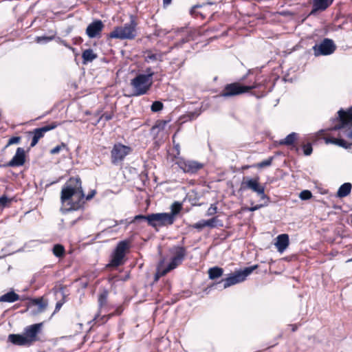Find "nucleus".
<instances>
[{"label": "nucleus", "mask_w": 352, "mask_h": 352, "mask_svg": "<svg viewBox=\"0 0 352 352\" xmlns=\"http://www.w3.org/2000/svg\"><path fill=\"white\" fill-rule=\"evenodd\" d=\"M312 197L311 192L308 190H302L299 195L302 200H308Z\"/></svg>", "instance_id": "58836bf2"}, {"label": "nucleus", "mask_w": 352, "mask_h": 352, "mask_svg": "<svg viewBox=\"0 0 352 352\" xmlns=\"http://www.w3.org/2000/svg\"><path fill=\"white\" fill-rule=\"evenodd\" d=\"M42 325V323H36L27 326L24 329L23 335L29 346L38 340V334L41 330Z\"/></svg>", "instance_id": "ddd939ff"}, {"label": "nucleus", "mask_w": 352, "mask_h": 352, "mask_svg": "<svg viewBox=\"0 0 352 352\" xmlns=\"http://www.w3.org/2000/svg\"><path fill=\"white\" fill-rule=\"evenodd\" d=\"M62 305H63V302H58L56 304L55 312H56V311H59V309H60V307H62Z\"/></svg>", "instance_id": "bf43d9fd"}, {"label": "nucleus", "mask_w": 352, "mask_h": 352, "mask_svg": "<svg viewBox=\"0 0 352 352\" xmlns=\"http://www.w3.org/2000/svg\"><path fill=\"white\" fill-rule=\"evenodd\" d=\"M19 300H28L25 311H28L30 307L37 305L38 307V311L42 312L46 309L47 307V304L43 302V298H21L19 294H16L13 291L7 292L6 294L0 296V302H14Z\"/></svg>", "instance_id": "20e7f679"}, {"label": "nucleus", "mask_w": 352, "mask_h": 352, "mask_svg": "<svg viewBox=\"0 0 352 352\" xmlns=\"http://www.w3.org/2000/svg\"><path fill=\"white\" fill-rule=\"evenodd\" d=\"M54 254L57 257L63 256L65 254V248L60 244H56L52 249Z\"/></svg>", "instance_id": "7c9ffc66"}, {"label": "nucleus", "mask_w": 352, "mask_h": 352, "mask_svg": "<svg viewBox=\"0 0 352 352\" xmlns=\"http://www.w3.org/2000/svg\"><path fill=\"white\" fill-rule=\"evenodd\" d=\"M145 61L147 63L153 62V61H162V56L160 54H154L151 51L147 52L145 56Z\"/></svg>", "instance_id": "cd10ccee"}, {"label": "nucleus", "mask_w": 352, "mask_h": 352, "mask_svg": "<svg viewBox=\"0 0 352 352\" xmlns=\"http://www.w3.org/2000/svg\"><path fill=\"white\" fill-rule=\"evenodd\" d=\"M208 4L212 5V4H214V3H212V2H209V3H208Z\"/></svg>", "instance_id": "338daca9"}, {"label": "nucleus", "mask_w": 352, "mask_h": 352, "mask_svg": "<svg viewBox=\"0 0 352 352\" xmlns=\"http://www.w3.org/2000/svg\"><path fill=\"white\" fill-rule=\"evenodd\" d=\"M297 138V133L293 132L288 135L286 136V138L280 141V144H285V145H292L295 142Z\"/></svg>", "instance_id": "c85d7f7f"}, {"label": "nucleus", "mask_w": 352, "mask_h": 352, "mask_svg": "<svg viewBox=\"0 0 352 352\" xmlns=\"http://www.w3.org/2000/svg\"><path fill=\"white\" fill-rule=\"evenodd\" d=\"M260 84L254 83L250 86L242 85L239 82H233L226 85L221 93L216 96V98H230L236 96L243 93H246L253 89H256L260 87Z\"/></svg>", "instance_id": "39448f33"}, {"label": "nucleus", "mask_w": 352, "mask_h": 352, "mask_svg": "<svg viewBox=\"0 0 352 352\" xmlns=\"http://www.w3.org/2000/svg\"><path fill=\"white\" fill-rule=\"evenodd\" d=\"M143 221H146L148 224L152 227L165 226L172 225L175 221V218L166 212L153 213L147 216L140 214L135 216L131 223Z\"/></svg>", "instance_id": "f03ea898"}, {"label": "nucleus", "mask_w": 352, "mask_h": 352, "mask_svg": "<svg viewBox=\"0 0 352 352\" xmlns=\"http://www.w3.org/2000/svg\"><path fill=\"white\" fill-rule=\"evenodd\" d=\"M241 190L250 189L260 197L261 200L268 201L270 198L265 194V187L259 184V178L244 179L241 186Z\"/></svg>", "instance_id": "1a4fd4ad"}, {"label": "nucleus", "mask_w": 352, "mask_h": 352, "mask_svg": "<svg viewBox=\"0 0 352 352\" xmlns=\"http://www.w3.org/2000/svg\"><path fill=\"white\" fill-rule=\"evenodd\" d=\"M85 197L80 178H70L62 188L60 200L70 206L68 210H77L80 206V200Z\"/></svg>", "instance_id": "f257e3e1"}, {"label": "nucleus", "mask_w": 352, "mask_h": 352, "mask_svg": "<svg viewBox=\"0 0 352 352\" xmlns=\"http://www.w3.org/2000/svg\"><path fill=\"white\" fill-rule=\"evenodd\" d=\"M131 148L122 144H116L111 150V162L114 164L122 162L130 153Z\"/></svg>", "instance_id": "f8f14e48"}, {"label": "nucleus", "mask_w": 352, "mask_h": 352, "mask_svg": "<svg viewBox=\"0 0 352 352\" xmlns=\"http://www.w3.org/2000/svg\"><path fill=\"white\" fill-rule=\"evenodd\" d=\"M136 26L134 17L131 16L129 23H125L123 26L116 27L109 34V37L120 40L133 39L137 35Z\"/></svg>", "instance_id": "7ed1b4c3"}, {"label": "nucleus", "mask_w": 352, "mask_h": 352, "mask_svg": "<svg viewBox=\"0 0 352 352\" xmlns=\"http://www.w3.org/2000/svg\"><path fill=\"white\" fill-rule=\"evenodd\" d=\"M54 38V36H36V38H35V41L38 43H47L51 41H52Z\"/></svg>", "instance_id": "72a5a7b5"}, {"label": "nucleus", "mask_w": 352, "mask_h": 352, "mask_svg": "<svg viewBox=\"0 0 352 352\" xmlns=\"http://www.w3.org/2000/svg\"><path fill=\"white\" fill-rule=\"evenodd\" d=\"M258 266L252 265L251 267H245L243 270H238L230 273L228 277L221 280V283H223V288L226 289L243 282Z\"/></svg>", "instance_id": "423d86ee"}, {"label": "nucleus", "mask_w": 352, "mask_h": 352, "mask_svg": "<svg viewBox=\"0 0 352 352\" xmlns=\"http://www.w3.org/2000/svg\"><path fill=\"white\" fill-rule=\"evenodd\" d=\"M172 0H163V3L164 6L169 5L171 3Z\"/></svg>", "instance_id": "680f3d73"}, {"label": "nucleus", "mask_w": 352, "mask_h": 352, "mask_svg": "<svg viewBox=\"0 0 352 352\" xmlns=\"http://www.w3.org/2000/svg\"><path fill=\"white\" fill-rule=\"evenodd\" d=\"M151 111L153 112H157L163 109V104L160 101H155L151 105Z\"/></svg>", "instance_id": "c9c22d12"}, {"label": "nucleus", "mask_w": 352, "mask_h": 352, "mask_svg": "<svg viewBox=\"0 0 352 352\" xmlns=\"http://www.w3.org/2000/svg\"><path fill=\"white\" fill-rule=\"evenodd\" d=\"M208 276L211 280L220 278L223 274V270L221 267H213L208 270Z\"/></svg>", "instance_id": "bb28decb"}, {"label": "nucleus", "mask_w": 352, "mask_h": 352, "mask_svg": "<svg viewBox=\"0 0 352 352\" xmlns=\"http://www.w3.org/2000/svg\"><path fill=\"white\" fill-rule=\"evenodd\" d=\"M168 121L166 120H157L155 123V124L152 127V130L155 131L157 129L158 131L164 130L166 125Z\"/></svg>", "instance_id": "473e14b6"}, {"label": "nucleus", "mask_w": 352, "mask_h": 352, "mask_svg": "<svg viewBox=\"0 0 352 352\" xmlns=\"http://www.w3.org/2000/svg\"><path fill=\"white\" fill-rule=\"evenodd\" d=\"M112 115L111 114H108V113H104L101 118H104L106 121H109L110 120L112 119Z\"/></svg>", "instance_id": "6e6d98bb"}, {"label": "nucleus", "mask_w": 352, "mask_h": 352, "mask_svg": "<svg viewBox=\"0 0 352 352\" xmlns=\"http://www.w3.org/2000/svg\"><path fill=\"white\" fill-rule=\"evenodd\" d=\"M104 316H105L106 319H107V321H108L109 319H111V318H113V317L116 316V315L114 314L113 311V312H111V313H109V314H106V315H104Z\"/></svg>", "instance_id": "13d9d810"}, {"label": "nucleus", "mask_w": 352, "mask_h": 352, "mask_svg": "<svg viewBox=\"0 0 352 352\" xmlns=\"http://www.w3.org/2000/svg\"><path fill=\"white\" fill-rule=\"evenodd\" d=\"M159 264H160V265L163 264V261H160V262L159 263Z\"/></svg>", "instance_id": "774afa93"}, {"label": "nucleus", "mask_w": 352, "mask_h": 352, "mask_svg": "<svg viewBox=\"0 0 352 352\" xmlns=\"http://www.w3.org/2000/svg\"><path fill=\"white\" fill-rule=\"evenodd\" d=\"M95 194H96V190H91V192H89V193L87 195V197H86V199H87V200H90V199H91L94 197V196L95 195Z\"/></svg>", "instance_id": "4d7b16f0"}, {"label": "nucleus", "mask_w": 352, "mask_h": 352, "mask_svg": "<svg viewBox=\"0 0 352 352\" xmlns=\"http://www.w3.org/2000/svg\"><path fill=\"white\" fill-rule=\"evenodd\" d=\"M62 149L67 150V146L65 143H61L57 145L50 151V153L52 155L58 154Z\"/></svg>", "instance_id": "f704fd0d"}, {"label": "nucleus", "mask_w": 352, "mask_h": 352, "mask_svg": "<svg viewBox=\"0 0 352 352\" xmlns=\"http://www.w3.org/2000/svg\"><path fill=\"white\" fill-rule=\"evenodd\" d=\"M201 109H198V110H195L194 111H192V112H188L187 114H186V117L188 118L189 120H194L195 118H197L201 113Z\"/></svg>", "instance_id": "a19ab883"}, {"label": "nucleus", "mask_w": 352, "mask_h": 352, "mask_svg": "<svg viewBox=\"0 0 352 352\" xmlns=\"http://www.w3.org/2000/svg\"><path fill=\"white\" fill-rule=\"evenodd\" d=\"M109 292L107 290H104L99 294L98 296V311H109L111 308V306L108 302Z\"/></svg>", "instance_id": "aec40b11"}, {"label": "nucleus", "mask_w": 352, "mask_h": 352, "mask_svg": "<svg viewBox=\"0 0 352 352\" xmlns=\"http://www.w3.org/2000/svg\"><path fill=\"white\" fill-rule=\"evenodd\" d=\"M313 151L311 144H307L303 146V152L305 155H310Z\"/></svg>", "instance_id": "49530a36"}, {"label": "nucleus", "mask_w": 352, "mask_h": 352, "mask_svg": "<svg viewBox=\"0 0 352 352\" xmlns=\"http://www.w3.org/2000/svg\"><path fill=\"white\" fill-rule=\"evenodd\" d=\"M102 312V311H98L94 318L89 322V324H90L89 331L107 322L105 316L101 314Z\"/></svg>", "instance_id": "4be33fe9"}, {"label": "nucleus", "mask_w": 352, "mask_h": 352, "mask_svg": "<svg viewBox=\"0 0 352 352\" xmlns=\"http://www.w3.org/2000/svg\"><path fill=\"white\" fill-rule=\"evenodd\" d=\"M186 250L182 247H174L170 250V262L168 264H177L183 261Z\"/></svg>", "instance_id": "a211bd4d"}, {"label": "nucleus", "mask_w": 352, "mask_h": 352, "mask_svg": "<svg viewBox=\"0 0 352 352\" xmlns=\"http://www.w3.org/2000/svg\"><path fill=\"white\" fill-rule=\"evenodd\" d=\"M85 276L87 277V278L89 280H94V278H96L98 276V273L96 272H95V271H93L91 273H87L85 275Z\"/></svg>", "instance_id": "8fccbe9b"}, {"label": "nucleus", "mask_w": 352, "mask_h": 352, "mask_svg": "<svg viewBox=\"0 0 352 352\" xmlns=\"http://www.w3.org/2000/svg\"><path fill=\"white\" fill-rule=\"evenodd\" d=\"M182 208V205L178 201H175L170 206L171 212L169 214L173 215V217L175 219V215H177L181 211Z\"/></svg>", "instance_id": "c756f323"}, {"label": "nucleus", "mask_w": 352, "mask_h": 352, "mask_svg": "<svg viewBox=\"0 0 352 352\" xmlns=\"http://www.w3.org/2000/svg\"><path fill=\"white\" fill-rule=\"evenodd\" d=\"M25 162V153L24 148L19 147L16 153L12 160L8 163L7 166L10 167L21 166Z\"/></svg>", "instance_id": "dca6fc26"}, {"label": "nucleus", "mask_w": 352, "mask_h": 352, "mask_svg": "<svg viewBox=\"0 0 352 352\" xmlns=\"http://www.w3.org/2000/svg\"><path fill=\"white\" fill-rule=\"evenodd\" d=\"M201 7H202L201 4H197V5H195L194 6H192L190 10V14L194 16H198L199 15L202 19H204L205 16L202 14L196 12L197 8H199Z\"/></svg>", "instance_id": "4c0bfd02"}, {"label": "nucleus", "mask_w": 352, "mask_h": 352, "mask_svg": "<svg viewBox=\"0 0 352 352\" xmlns=\"http://www.w3.org/2000/svg\"><path fill=\"white\" fill-rule=\"evenodd\" d=\"M204 221L206 227L214 228L218 225L221 226V223H220L221 221L217 217H214L208 220H204Z\"/></svg>", "instance_id": "2f4dec72"}, {"label": "nucleus", "mask_w": 352, "mask_h": 352, "mask_svg": "<svg viewBox=\"0 0 352 352\" xmlns=\"http://www.w3.org/2000/svg\"><path fill=\"white\" fill-rule=\"evenodd\" d=\"M121 266L122 265H107V267H110V271L111 272H113L117 271V270H120Z\"/></svg>", "instance_id": "603ef678"}, {"label": "nucleus", "mask_w": 352, "mask_h": 352, "mask_svg": "<svg viewBox=\"0 0 352 352\" xmlns=\"http://www.w3.org/2000/svg\"><path fill=\"white\" fill-rule=\"evenodd\" d=\"M131 248L128 241H120L112 254V260L110 264H121L126 261V256L129 252Z\"/></svg>", "instance_id": "9d476101"}, {"label": "nucleus", "mask_w": 352, "mask_h": 352, "mask_svg": "<svg viewBox=\"0 0 352 352\" xmlns=\"http://www.w3.org/2000/svg\"><path fill=\"white\" fill-rule=\"evenodd\" d=\"M114 277H116V278H117L118 279H119V280H126L127 278H129V273H127V272H126V274H125L124 276H122V275H120V276H117V275H115V276H114Z\"/></svg>", "instance_id": "864d4df0"}, {"label": "nucleus", "mask_w": 352, "mask_h": 352, "mask_svg": "<svg viewBox=\"0 0 352 352\" xmlns=\"http://www.w3.org/2000/svg\"><path fill=\"white\" fill-rule=\"evenodd\" d=\"M150 74H151V80H153L152 78L154 75V72L152 71L151 67H148L146 69V74H144V75H150Z\"/></svg>", "instance_id": "5fc2aeb1"}, {"label": "nucleus", "mask_w": 352, "mask_h": 352, "mask_svg": "<svg viewBox=\"0 0 352 352\" xmlns=\"http://www.w3.org/2000/svg\"><path fill=\"white\" fill-rule=\"evenodd\" d=\"M125 309V306L124 304L120 305L113 311L114 314L116 316H119L122 314L124 310Z\"/></svg>", "instance_id": "c03bdc74"}, {"label": "nucleus", "mask_w": 352, "mask_h": 352, "mask_svg": "<svg viewBox=\"0 0 352 352\" xmlns=\"http://www.w3.org/2000/svg\"><path fill=\"white\" fill-rule=\"evenodd\" d=\"M333 0H313L312 10L310 15H314L318 12L324 11L333 3Z\"/></svg>", "instance_id": "6ab92c4d"}, {"label": "nucleus", "mask_w": 352, "mask_h": 352, "mask_svg": "<svg viewBox=\"0 0 352 352\" xmlns=\"http://www.w3.org/2000/svg\"><path fill=\"white\" fill-rule=\"evenodd\" d=\"M338 138H327L324 139L326 144H333L337 145Z\"/></svg>", "instance_id": "3c124183"}, {"label": "nucleus", "mask_w": 352, "mask_h": 352, "mask_svg": "<svg viewBox=\"0 0 352 352\" xmlns=\"http://www.w3.org/2000/svg\"><path fill=\"white\" fill-rule=\"evenodd\" d=\"M352 185L351 183L346 182L343 184L339 188L337 192V196L340 198L347 196L351 191Z\"/></svg>", "instance_id": "a878e982"}, {"label": "nucleus", "mask_w": 352, "mask_h": 352, "mask_svg": "<svg viewBox=\"0 0 352 352\" xmlns=\"http://www.w3.org/2000/svg\"><path fill=\"white\" fill-rule=\"evenodd\" d=\"M337 145L346 149H350L352 147V143H349L340 138H338Z\"/></svg>", "instance_id": "e433bc0d"}, {"label": "nucleus", "mask_w": 352, "mask_h": 352, "mask_svg": "<svg viewBox=\"0 0 352 352\" xmlns=\"http://www.w3.org/2000/svg\"><path fill=\"white\" fill-rule=\"evenodd\" d=\"M263 201H264L263 204H258V205H256L254 206L250 207V208H248V210L251 211V212H253V211H256V210L260 209L262 207L267 206L270 199L268 201H267V200H263Z\"/></svg>", "instance_id": "37998d69"}, {"label": "nucleus", "mask_w": 352, "mask_h": 352, "mask_svg": "<svg viewBox=\"0 0 352 352\" xmlns=\"http://www.w3.org/2000/svg\"><path fill=\"white\" fill-rule=\"evenodd\" d=\"M292 331H296V329H297V325L296 324H292Z\"/></svg>", "instance_id": "e2e57ef3"}, {"label": "nucleus", "mask_w": 352, "mask_h": 352, "mask_svg": "<svg viewBox=\"0 0 352 352\" xmlns=\"http://www.w3.org/2000/svg\"><path fill=\"white\" fill-rule=\"evenodd\" d=\"M217 212V207L214 204H212L206 212L207 216H212Z\"/></svg>", "instance_id": "a18cd8bd"}, {"label": "nucleus", "mask_w": 352, "mask_h": 352, "mask_svg": "<svg viewBox=\"0 0 352 352\" xmlns=\"http://www.w3.org/2000/svg\"><path fill=\"white\" fill-rule=\"evenodd\" d=\"M175 135H176V133H175V134H174V135H173V143H174V144H175V140H174V139H175Z\"/></svg>", "instance_id": "69168bd1"}, {"label": "nucleus", "mask_w": 352, "mask_h": 352, "mask_svg": "<svg viewBox=\"0 0 352 352\" xmlns=\"http://www.w3.org/2000/svg\"><path fill=\"white\" fill-rule=\"evenodd\" d=\"M104 28V25L101 20H95L87 27L86 34L90 38H99Z\"/></svg>", "instance_id": "2eb2a0df"}, {"label": "nucleus", "mask_w": 352, "mask_h": 352, "mask_svg": "<svg viewBox=\"0 0 352 352\" xmlns=\"http://www.w3.org/2000/svg\"><path fill=\"white\" fill-rule=\"evenodd\" d=\"M312 50L315 56H328L333 54L336 50V45L330 38H324L320 44H316Z\"/></svg>", "instance_id": "9b49d317"}, {"label": "nucleus", "mask_w": 352, "mask_h": 352, "mask_svg": "<svg viewBox=\"0 0 352 352\" xmlns=\"http://www.w3.org/2000/svg\"><path fill=\"white\" fill-rule=\"evenodd\" d=\"M275 245L280 252H283L289 245V236L286 234H282L277 236Z\"/></svg>", "instance_id": "5701e85b"}, {"label": "nucleus", "mask_w": 352, "mask_h": 352, "mask_svg": "<svg viewBox=\"0 0 352 352\" xmlns=\"http://www.w3.org/2000/svg\"><path fill=\"white\" fill-rule=\"evenodd\" d=\"M21 138L19 136L12 137L11 138H10L8 140V142L7 144L6 145V148H7L12 144H19L21 142Z\"/></svg>", "instance_id": "ea45409f"}, {"label": "nucleus", "mask_w": 352, "mask_h": 352, "mask_svg": "<svg viewBox=\"0 0 352 352\" xmlns=\"http://www.w3.org/2000/svg\"><path fill=\"white\" fill-rule=\"evenodd\" d=\"M8 341L17 346H29L26 338L23 334H10Z\"/></svg>", "instance_id": "b1692460"}, {"label": "nucleus", "mask_w": 352, "mask_h": 352, "mask_svg": "<svg viewBox=\"0 0 352 352\" xmlns=\"http://www.w3.org/2000/svg\"><path fill=\"white\" fill-rule=\"evenodd\" d=\"M339 123L335 125L331 130H342L346 138L352 140V114L347 115L343 110L338 112Z\"/></svg>", "instance_id": "6e6552de"}, {"label": "nucleus", "mask_w": 352, "mask_h": 352, "mask_svg": "<svg viewBox=\"0 0 352 352\" xmlns=\"http://www.w3.org/2000/svg\"><path fill=\"white\" fill-rule=\"evenodd\" d=\"M177 266V265H157L156 272L154 274L153 284L157 283L161 277L166 276Z\"/></svg>", "instance_id": "412c9836"}, {"label": "nucleus", "mask_w": 352, "mask_h": 352, "mask_svg": "<svg viewBox=\"0 0 352 352\" xmlns=\"http://www.w3.org/2000/svg\"><path fill=\"white\" fill-rule=\"evenodd\" d=\"M97 57V54L94 52L93 50L87 49L84 50L82 54V63L85 65L88 63H91Z\"/></svg>", "instance_id": "393cba45"}, {"label": "nucleus", "mask_w": 352, "mask_h": 352, "mask_svg": "<svg viewBox=\"0 0 352 352\" xmlns=\"http://www.w3.org/2000/svg\"><path fill=\"white\" fill-rule=\"evenodd\" d=\"M188 41L187 38H182L178 43H177V46H181L183 43H185Z\"/></svg>", "instance_id": "052dcab7"}, {"label": "nucleus", "mask_w": 352, "mask_h": 352, "mask_svg": "<svg viewBox=\"0 0 352 352\" xmlns=\"http://www.w3.org/2000/svg\"><path fill=\"white\" fill-rule=\"evenodd\" d=\"M204 165L196 161L188 160L181 164L180 167L185 173L193 174L203 168Z\"/></svg>", "instance_id": "f3484780"}, {"label": "nucleus", "mask_w": 352, "mask_h": 352, "mask_svg": "<svg viewBox=\"0 0 352 352\" xmlns=\"http://www.w3.org/2000/svg\"><path fill=\"white\" fill-rule=\"evenodd\" d=\"M152 84L153 80H151V74L143 75V74H140L137 75L131 81V85L134 90L133 96H139L146 94Z\"/></svg>", "instance_id": "0eeeda50"}, {"label": "nucleus", "mask_w": 352, "mask_h": 352, "mask_svg": "<svg viewBox=\"0 0 352 352\" xmlns=\"http://www.w3.org/2000/svg\"><path fill=\"white\" fill-rule=\"evenodd\" d=\"M10 201V199L6 195H3L0 197V208L5 207L7 204Z\"/></svg>", "instance_id": "09e8293b"}, {"label": "nucleus", "mask_w": 352, "mask_h": 352, "mask_svg": "<svg viewBox=\"0 0 352 352\" xmlns=\"http://www.w3.org/2000/svg\"><path fill=\"white\" fill-rule=\"evenodd\" d=\"M192 227L195 229H197L198 230H201L203 228L206 227V226L205 225L204 220H201V221H199L197 223L193 224L192 226Z\"/></svg>", "instance_id": "de8ad7c7"}, {"label": "nucleus", "mask_w": 352, "mask_h": 352, "mask_svg": "<svg viewBox=\"0 0 352 352\" xmlns=\"http://www.w3.org/2000/svg\"><path fill=\"white\" fill-rule=\"evenodd\" d=\"M58 124L56 122H52L50 124L44 126L43 127L35 129L33 131H30L28 133L30 135H33L30 146H35L39 140L44 136L46 132L54 129L58 126Z\"/></svg>", "instance_id": "4468645a"}, {"label": "nucleus", "mask_w": 352, "mask_h": 352, "mask_svg": "<svg viewBox=\"0 0 352 352\" xmlns=\"http://www.w3.org/2000/svg\"><path fill=\"white\" fill-rule=\"evenodd\" d=\"M175 148H176L177 150H178V149H179V145L178 144H175Z\"/></svg>", "instance_id": "0e129e2a"}, {"label": "nucleus", "mask_w": 352, "mask_h": 352, "mask_svg": "<svg viewBox=\"0 0 352 352\" xmlns=\"http://www.w3.org/2000/svg\"><path fill=\"white\" fill-rule=\"evenodd\" d=\"M272 160H273V157H270L268 159H267L265 160H263L261 162H260L258 164V166L259 168H264V167H266V166H270L272 164Z\"/></svg>", "instance_id": "79ce46f5"}]
</instances>
